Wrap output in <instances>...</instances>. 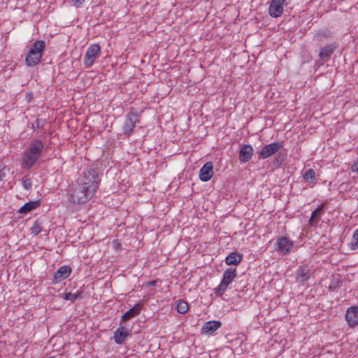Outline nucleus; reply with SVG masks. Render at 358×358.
I'll return each instance as SVG.
<instances>
[{"label": "nucleus", "instance_id": "393cba45", "mask_svg": "<svg viewBox=\"0 0 358 358\" xmlns=\"http://www.w3.org/2000/svg\"><path fill=\"white\" fill-rule=\"evenodd\" d=\"M239 160L241 162H246V144H243L239 153Z\"/></svg>", "mask_w": 358, "mask_h": 358}, {"label": "nucleus", "instance_id": "cd10ccee", "mask_svg": "<svg viewBox=\"0 0 358 358\" xmlns=\"http://www.w3.org/2000/svg\"><path fill=\"white\" fill-rule=\"evenodd\" d=\"M351 171L353 173H358V157L351 166Z\"/></svg>", "mask_w": 358, "mask_h": 358}, {"label": "nucleus", "instance_id": "9b49d317", "mask_svg": "<svg viewBox=\"0 0 358 358\" xmlns=\"http://www.w3.org/2000/svg\"><path fill=\"white\" fill-rule=\"evenodd\" d=\"M345 320L350 327L358 325V306H353L347 309Z\"/></svg>", "mask_w": 358, "mask_h": 358}, {"label": "nucleus", "instance_id": "7c9ffc66", "mask_svg": "<svg viewBox=\"0 0 358 358\" xmlns=\"http://www.w3.org/2000/svg\"><path fill=\"white\" fill-rule=\"evenodd\" d=\"M2 176H3V174L1 173V171H0V180H1Z\"/></svg>", "mask_w": 358, "mask_h": 358}, {"label": "nucleus", "instance_id": "c85d7f7f", "mask_svg": "<svg viewBox=\"0 0 358 358\" xmlns=\"http://www.w3.org/2000/svg\"><path fill=\"white\" fill-rule=\"evenodd\" d=\"M85 0H72V2L76 6H80L83 4Z\"/></svg>", "mask_w": 358, "mask_h": 358}, {"label": "nucleus", "instance_id": "4be33fe9", "mask_svg": "<svg viewBox=\"0 0 358 358\" xmlns=\"http://www.w3.org/2000/svg\"><path fill=\"white\" fill-rule=\"evenodd\" d=\"M348 247L352 250L358 248V228L354 231L351 242L348 244Z\"/></svg>", "mask_w": 358, "mask_h": 358}, {"label": "nucleus", "instance_id": "a211bd4d", "mask_svg": "<svg viewBox=\"0 0 358 358\" xmlns=\"http://www.w3.org/2000/svg\"><path fill=\"white\" fill-rule=\"evenodd\" d=\"M243 256L237 252H231L225 258V263L227 265H237L242 260Z\"/></svg>", "mask_w": 358, "mask_h": 358}, {"label": "nucleus", "instance_id": "39448f33", "mask_svg": "<svg viewBox=\"0 0 358 358\" xmlns=\"http://www.w3.org/2000/svg\"><path fill=\"white\" fill-rule=\"evenodd\" d=\"M101 47L97 43L92 44L87 50L84 57V64L86 67H91L95 60L99 57Z\"/></svg>", "mask_w": 358, "mask_h": 358}, {"label": "nucleus", "instance_id": "f3484780", "mask_svg": "<svg viewBox=\"0 0 358 358\" xmlns=\"http://www.w3.org/2000/svg\"><path fill=\"white\" fill-rule=\"evenodd\" d=\"M324 208V203H322L312 213L309 220V224L311 226L316 225L319 222Z\"/></svg>", "mask_w": 358, "mask_h": 358}, {"label": "nucleus", "instance_id": "2eb2a0df", "mask_svg": "<svg viewBox=\"0 0 358 358\" xmlns=\"http://www.w3.org/2000/svg\"><path fill=\"white\" fill-rule=\"evenodd\" d=\"M142 308V304L138 303L135 304L131 308L124 313L122 316V320L126 322L134 316L138 315Z\"/></svg>", "mask_w": 358, "mask_h": 358}, {"label": "nucleus", "instance_id": "bb28decb", "mask_svg": "<svg viewBox=\"0 0 358 358\" xmlns=\"http://www.w3.org/2000/svg\"><path fill=\"white\" fill-rule=\"evenodd\" d=\"M78 297V294H72V293H66L65 294L64 299L66 300H69L71 301H75Z\"/></svg>", "mask_w": 358, "mask_h": 358}, {"label": "nucleus", "instance_id": "9d476101", "mask_svg": "<svg viewBox=\"0 0 358 358\" xmlns=\"http://www.w3.org/2000/svg\"><path fill=\"white\" fill-rule=\"evenodd\" d=\"M71 273V268L69 266H61L54 274L52 279V284H58L66 279Z\"/></svg>", "mask_w": 358, "mask_h": 358}, {"label": "nucleus", "instance_id": "6ab92c4d", "mask_svg": "<svg viewBox=\"0 0 358 358\" xmlns=\"http://www.w3.org/2000/svg\"><path fill=\"white\" fill-rule=\"evenodd\" d=\"M40 205V202L38 201H29L24 203L19 210V213L24 214L27 213L32 210L36 209Z\"/></svg>", "mask_w": 358, "mask_h": 358}, {"label": "nucleus", "instance_id": "c756f323", "mask_svg": "<svg viewBox=\"0 0 358 358\" xmlns=\"http://www.w3.org/2000/svg\"><path fill=\"white\" fill-rule=\"evenodd\" d=\"M252 151H253L252 147L249 145H248V151H247L248 159L250 158V155H252Z\"/></svg>", "mask_w": 358, "mask_h": 358}, {"label": "nucleus", "instance_id": "7ed1b4c3", "mask_svg": "<svg viewBox=\"0 0 358 358\" xmlns=\"http://www.w3.org/2000/svg\"><path fill=\"white\" fill-rule=\"evenodd\" d=\"M45 48V43L43 41L40 40L34 42L26 56V64L28 66L37 65L41 62Z\"/></svg>", "mask_w": 358, "mask_h": 358}, {"label": "nucleus", "instance_id": "f03ea898", "mask_svg": "<svg viewBox=\"0 0 358 358\" xmlns=\"http://www.w3.org/2000/svg\"><path fill=\"white\" fill-rule=\"evenodd\" d=\"M43 148V143L41 140L32 141L28 148L22 155V166L27 169L31 168L40 158Z\"/></svg>", "mask_w": 358, "mask_h": 358}, {"label": "nucleus", "instance_id": "423d86ee", "mask_svg": "<svg viewBox=\"0 0 358 358\" xmlns=\"http://www.w3.org/2000/svg\"><path fill=\"white\" fill-rule=\"evenodd\" d=\"M235 277L236 271L234 269H227L223 274V278L220 284L216 289V294L218 295L222 294V293L226 290L227 286L231 282Z\"/></svg>", "mask_w": 358, "mask_h": 358}, {"label": "nucleus", "instance_id": "aec40b11", "mask_svg": "<svg viewBox=\"0 0 358 358\" xmlns=\"http://www.w3.org/2000/svg\"><path fill=\"white\" fill-rule=\"evenodd\" d=\"M303 178L305 181L310 183L313 185H315L316 183V182H315V171L313 169H310L307 170L304 173Z\"/></svg>", "mask_w": 358, "mask_h": 358}, {"label": "nucleus", "instance_id": "f257e3e1", "mask_svg": "<svg viewBox=\"0 0 358 358\" xmlns=\"http://www.w3.org/2000/svg\"><path fill=\"white\" fill-rule=\"evenodd\" d=\"M100 179L94 169L85 170L76 182H73L68 191V198L74 204H85L95 195Z\"/></svg>", "mask_w": 358, "mask_h": 358}, {"label": "nucleus", "instance_id": "4468645a", "mask_svg": "<svg viewBox=\"0 0 358 358\" xmlns=\"http://www.w3.org/2000/svg\"><path fill=\"white\" fill-rule=\"evenodd\" d=\"M222 325L220 321H208L204 323L201 331L203 334H212L217 330Z\"/></svg>", "mask_w": 358, "mask_h": 358}, {"label": "nucleus", "instance_id": "6e6552de", "mask_svg": "<svg viewBox=\"0 0 358 358\" xmlns=\"http://www.w3.org/2000/svg\"><path fill=\"white\" fill-rule=\"evenodd\" d=\"M286 0H272L269 8L268 12L271 17H278L280 16L284 10V6L285 5Z\"/></svg>", "mask_w": 358, "mask_h": 358}, {"label": "nucleus", "instance_id": "b1692460", "mask_svg": "<svg viewBox=\"0 0 358 358\" xmlns=\"http://www.w3.org/2000/svg\"><path fill=\"white\" fill-rule=\"evenodd\" d=\"M42 230L41 223L36 220L34 222L33 226L31 228V234L34 235H38Z\"/></svg>", "mask_w": 358, "mask_h": 358}, {"label": "nucleus", "instance_id": "412c9836", "mask_svg": "<svg viewBox=\"0 0 358 358\" xmlns=\"http://www.w3.org/2000/svg\"><path fill=\"white\" fill-rule=\"evenodd\" d=\"M334 49H335V47L331 45L322 48L320 50V52L319 54L320 57L321 59L329 58L333 53Z\"/></svg>", "mask_w": 358, "mask_h": 358}, {"label": "nucleus", "instance_id": "20e7f679", "mask_svg": "<svg viewBox=\"0 0 358 358\" xmlns=\"http://www.w3.org/2000/svg\"><path fill=\"white\" fill-rule=\"evenodd\" d=\"M139 121V114L134 110V109H131L126 115L125 122L122 128L123 134L129 136L136 127V124L138 123Z\"/></svg>", "mask_w": 358, "mask_h": 358}, {"label": "nucleus", "instance_id": "a878e982", "mask_svg": "<svg viewBox=\"0 0 358 358\" xmlns=\"http://www.w3.org/2000/svg\"><path fill=\"white\" fill-rule=\"evenodd\" d=\"M21 181H22V186L25 189L28 190V189H31V187L32 186V182H31V180L30 178L25 176L21 179Z\"/></svg>", "mask_w": 358, "mask_h": 358}, {"label": "nucleus", "instance_id": "5701e85b", "mask_svg": "<svg viewBox=\"0 0 358 358\" xmlns=\"http://www.w3.org/2000/svg\"><path fill=\"white\" fill-rule=\"evenodd\" d=\"M188 310V304L185 301H179L177 304V311L180 314L185 313Z\"/></svg>", "mask_w": 358, "mask_h": 358}, {"label": "nucleus", "instance_id": "dca6fc26", "mask_svg": "<svg viewBox=\"0 0 358 358\" xmlns=\"http://www.w3.org/2000/svg\"><path fill=\"white\" fill-rule=\"evenodd\" d=\"M309 268L308 266H299L296 271V279L299 282L304 283L309 278Z\"/></svg>", "mask_w": 358, "mask_h": 358}, {"label": "nucleus", "instance_id": "ddd939ff", "mask_svg": "<svg viewBox=\"0 0 358 358\" xmlns=\"http://www.w3.org/2000/svg\"><path fill=\"white\" fill-rule=\"evenodd\" d=\"M130 336L131 334L129 330L124 327H120L114 332V340L117 344L121 345Z\"/></svg>", "mask_w": 358, "mask_h": 358}, {"label": "nucleus", "instance_id": "f8f14e48", "mask_svg": "<svg viewBox=\"0 0 358 358\" xmlns=\"http://www.w3.org/2000/svg\"><path fill=\"white\" fill-rule=\"evenodd\" d=\"M213 176V165L212 162H206L200 169L199 178L201 181L207 182Z\"/></svg>", "mask_w": 358, "mask_h": 358}, {"label": "nucleus", "instance_id": "0eeeda50", "mask_svg": "<svg viewBox=\"0 0 358 358\" xmlns=\"http://www.w3.org/2000/svg\"><path fill=\"white\" fill-rule=\"evenodd\" d=\"M294 243L287 237L281 236L277 239L276 250L282 255H288L292 250Z\"/></svg>", "mask_w": 358, "mask_h": 358}, {"label": "nucleus", "instance_id": "1a4fd4ad", "mask_svg": "<svg viewBox=\"0 0 358 358\" xmlns=\"http://www.w3.org/2000/svg\"><path fill=\"white\" fill-rule=\"evenodd\" d=\"M282 147V143L280 142H274L263 147L259 152L262 159H266L275 152H277Z\"/></svg>", "mask_w": 358, "mask_h": 358}]
</instances>
